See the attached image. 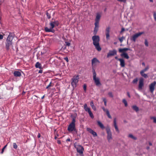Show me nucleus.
Wrapping results in <instances>:
<instances>
[{
  "instance_id": "f257e3e1",
  "label": "nucleus",
  "mask_w": 156,
  "mask_h": 156,
  "mask_svg": "<svg viewBox=\"0 0 156 156\" xmlns=\"http://www.w3.org/2000/svg\"><path fill=\"white\" fill-rule=\"evenodd\" d=\"M92 39L93 41V44L96 50L99 51L101 50L99 42L100 41V37L98 35H94L92 37Z\"/></svg>"
},
{
  "instance_id": "f03ea898",
  "label": "nucleus",
  "mask_w": 156,
  "mask_h": 156,
  "mask_svg": "<svg viewBox=\"0 0 156 156\" xmlns=\"http://www.w3.org/2000/svg\"><path fill=\"white\" fill-rule=\"evenodd\" d=\"M101 17V15L98 12L97 13L96 16L95 20V22L94 23L95 27L94 30V34L95 35L97 34L98 30L99 27V23L100 18Z\"/></svg>"
},
{
  "instance_id": "7ed1b4c3",
  "label": "nucleus",
  "mask_w": 156,
  "mask_h": 156,
  "mask_svg": "<svg viewBox=\"0 0 156 156\" xmlns=\"http://www.w3.org/2000/svg\"><path fill=\"white\" fill-rule=\"evenodd\" d=\"M93 77L94 83L97 86L99 87L101 85L99 78L96 77V74L94 68H92Z\"/></svg>"
},
{
  "instance_id": "20e7f679",
  "label": "nucleus",
  "mask_w": 156,
  "mask_h": 156,
  "mask_svg": "<svg viewBox=\"0 0 156 156\" xmlns=\"http://www.w3.org/2000/svg\"><path fill=\"white\" fill-rule=\"evenodd\" d=\"M68 131L70 133L73 132L74 133H76L77 131L76 130L75 125L70 124L67 128Z\"/></svg>"
},
{
  "instance_id": "39448f33",
  "label": "nucleus",
  "mask_w": 156,
  "mask_h": 156,
  "mask_svg": "<svg viewBox=\"0 0 156 156\" xmlns=\"http://www.w3.org/2000/svg\"><path fill=\"white\" fill-rule=\"evenodd\" d=\"M79 76H74L72 79V82H71V85L74 88L76 87L77 83L79 81Z\"/></svg>"
},
{
  "instance_id": "423d86ee",
  "label": "nucleus",
  "mask_w": 156,
  "mask_h": 156,
  "mask_svg": "<svg viewBox=\"0 0 156 156\" xmlns=\"http://www.w3.org/2000/svg\"><path fill=\"white\" fill-rule=\"evenodd\" d=\"M106 130L107 134V139L108 141L109 142L110 140L112 139V133L109 128H107Z\"/></svg>"
},
{
  "instance_id": "0eeeda50",
  "label": "nucleus",
  "mask_w": 156,
  "mask_h": 156,
  "mask_svg": "<svg viewBox=\"0 0 156 156\" xmlns=\"http://www.w3.org/2000/svg\"><path fill=\"white\" fill-rule=\"evenodd\" d=\"M100 63V62L96 58H93L91 60V65L92 68H94V67L96 66L98 63Z\"/></svg>"
},
{
  "instance_id": "6e6552de",
  "label": "nucleus",
  "mask_w": 156,
  "mask_h": 156,
  "mask_svg": "<svg viewBox=\"0 0 156 156\" xmlns=\"http://www.w3.org/2000/svg\"><path fill=\"white\" fill-rule=\"evenodd\" d=\"M144 33L143 32H139L133 36L132 37V40L134 42H135L136 39L139 36H140L141 34Z\"/></svg>"
},
{
  "instance_id": "1a4fd4ad",
  "label": "nucleus",
  "mask_w": 156,
  "mask_h": 156,
  "mask_svg": "<svg viewBox=\"0 0 156 156\" xmlns=\"http://www.w3.org/2000/svg\"><path fill=\"white\" fill-rule=\"evenodd\" d=\"M117 54V51L115 49L113 50H110L107 55V57L108 58L112 56H114Z\"/></svg>"
},
{
  "instance_id": "9d476101",
  "label": "nucleus",
  "mask_w": 156,
  "mask_h": 156,
  "mask_svg": "<svg viewBox=\"0 0 156 156\" xmlns=\"http://www.w3.org/2000/svg\"><path fill=\"white\" fill-rule=\"evenodd\" d=\"M144 79L142 78H141L140 79L138 86L139 90H141L142 89V87L144 86Z\"/></svg>"
},
{
  "instance_id": "9b49d317",
  "label": "nucleus",
  "mask_w": 156,
  "mask_h": 156,
  "mask_svg": "<svg viewBox=\"0 0 156 156\" xmlns=\"http://www.w3.org/2000/svg\"><path fill=\"white\" fill-rule=\"evenodd\" d=\"M156 84V82L154 81L151 83L149 86L150 90L151 93H153L154 92V87Z\"/></svg>"
},
{
  "instance_id": "f8f14e48",
  "label": "nucleus",
  "mask_w": 156,
  "mask_h": 156,
  "mask_svg": "<svg viewBox=\"0 0 156 156\" xmlns=\"http://www.w3.org/2000/svg\"><path fill=\"white\" fill-rule=\"evenodd\" d=\"M77 152L81 154H83L84 148L83 147L80 145L76 147Z\"/></svg>"
},
{
  "instance_id": "ddd939ff",
  "label": "nucleus",
  "mask_w": 156,
  "mask_h": 156,
  "mask_svg": "<svg viewBox=\"0 0 156 156\" xmlns=\"http://www.w3.org/2000/svg\"><path fill=\"white\" fill-rule=\"evenodd\" d=\"M87 130L90 133L92 134L94 137L97 136V133L96 132L94 131L92 129L89 128H87Z\"/></svg>"
},
{
  "instance_id": "4468645a",
  "label": "nucleus",
  "mask_w": 156,
  "mask_h": 156,
  "mask_svg": "<svg viewBox=\"0 0 156 156\" xmlns=\"http://www.w3.org/2000/svg\"><path fill=\"white\" fill-rule=\"evenodd\" d=\"M14 35L12 33H10L6 39V41H10L12 42V41L14 37Z\"/></svg>"
},
{
  "instance_id": "2eb2a0df",
  "label": "nucleus",
  "mask_w": 156,
  "mask_h": 156,
  "mask_svg": "<svg viewBox=\"0 0 156 156\" xmlns=\"http://www.w3.org/2000/svg\"><path fill=\"white\" fill-rule=\"evenodd\" d=\"M110 27H108L106 28V38L107 39H109L110 37L109 33H110Z\"/></svg>"
},
{
  "instance_id": "dca6fc26",
  "label": "nucleus",
  "mask_w": 156,
  "mask_h": 156,
  "mask_svg": "<svg viewBox=\"0 0 156 156\" xmlns=\"http://www.w3.org/2000/svg\"><path fill=\"white\" fill-rule=\"evenodd\" d=\"M12 44V42L10 41H6L5 43V47L7 50H9L10 46Z\"/></svg>"
},
{
  "instance_id": "f3484780",
  "label": "nucleus",
  "mask_w": 156,
  "mask_h": 156,
  "mask_svg": "<svg viewBox=\"0 0 156 156\" xmlns=\"http://www.w3.org/2000/svg\"><path fill=\"white\" fill-rule=\"evenodd\" d=\"M113 122H114V127L115 128L116 131L118 133H119V129L118 127V126H117V124H116V119L115 118L114 119Z\"/></svg>"
},
{
  "instance_id": "a211bd4d",
  "label": "nucleus",
  "mask_w": 156,
  "mask_h": 156,
  "mask_svg": "<svg viewBox=\"0 0 156 156\" xmlns=\"http://www.w3.org/2000/svg\"><path fill=\"white\" fill-rule=\"evenodd\" d=\"M13 74L16 77H20L21 76V73L19 71H15L13 73Z\"/></svg>"
},
{
  "instance_id": "6ab92c4d",
  "label": "nucleus",
  "mask_w": 156,
  "mask_h": 156,
  "mask_svg": "<svg viewBox=\"0 0 156 156\" xmlns=\"http://www.w3.org/2000/svg\"><path fill=\"white\" fill-rule=\"evenodd\" d=\"M119 61L120 62V65L122 67H123L125 66V63L124 60L123 58L119 59Z\"/></svg>"
},
{
  "instance_id": "aec40b11",
  "label": "nucleus",
  "mask_w": 156,
  "mask_h": 156,
  "mask_svg": "<svg viewBox=\"0 0 156 156\" xmlns=\"http://www.w3.org/2000/svg\"><path fill=\"white\" fill-rule=\"evenodd\" d=\"M98 125L102 129H105V127L103 124L99 121H97Z\"/></svg>"
},
{
  "instance_id": "412c9836",
  "label": "nucleus",
  "mask_w": 156,
  "mask_h": 156,
  "mask_svg": "<svg viewBox=\"0 0 156 156\" xmlns=\"http://www.w3.org/2000/svg\"><path fill=\"white\" fill-rule=\"evenodd\" d=\"M35 67L37 68H39L40 69H42L41 64L39 62L36 63L35 65Z\"/></svg>"
},
{
  "instance_id": "4be33fe9",
  "label": "nucleus",
  "mask_w": 156,
  "mask_h": 156,
  "mask_svg": "<svg viewBox=\"0 0 156 156\" xmlns=\"http://www.w3.org/2000/svg\"><path fill=\"white\" fill-rule=\"evenodd\" d=\"M130 49L129 48H119V52H124L127 50H130Z\"/></svg>"
},
{
  "instance_id": "5701e85b",
  "label": "nucleus",
  "mask_w": 156,
  "mask_h": 156,
  "mask_svg": "<svg viewBox=\"0 0 156 156\" xmlns=\"http://www.w3.org/2000/svg\"><path fill=\"white\" fill-rule=\"evenodd\" d=\"M84 108L85 111L87 112L88 113L91 111L90 108L87 107L86 104H84Z\"/></svg>"
},
{
  "instance_id": "b1692460",
  "label": "nucleus",
  "mask_w": 156,
  "mask_h": 156,
  "mask_svg": "<svg viewBox=\"0 0 156 156\" xmlns=\"http://www.w3.org/2000/svg\"><path fill=\"white\" fill-rule=\"evenodd\" d=\"M121 55V56L127 59H128L129 58L127 54L125 52L123 53Z\"/></svg>"
},
{
  "instance_id": "393cba45",
  "label": "nucleus",
  "mask_w": 156,
  "mask_h": 156,
  "mask_svg": "<svg viewBox=\"0 0 156 156\" xmlns=\"http://www.w3.org/2000/svg\"><path fill=\"white\" fill-rule=\"evenodd\" d=\"M132 108L136 112H137L139 110V108L136 105H133L132 107Z\"/></svg>"
},
{
  "instance_id": "a878e982",
  "label": "nucleus",
  "mask_w": 156,
  "mask_h": 156,
  "mask_svg": "<svg viewBox=\"0 0 156 156\" xmlns=\"http://www.w3.org/2000/svg\"><path fill=\"white\" fill-rule=\"evenodd\" d=\"M90 105L92 108V109L94 111L96 110V108L95 106H94L93 102V101H91L90 103Z\"/></svg>"
},
{
  "instance_id": "bb28decb",
  "label": "nucleus",
  "mask_w": 156,
  "mask_h": 156,
  "mask_svg": "<svg viewBox=\"0 0 156 156\" xmlns=\"http://www.w3.org/2000/svg\"><path fill=\"white\" fill-rule=\"evenodd\" d=\"M140 74L141 76L144 77L145 78H147L148 77V76L147 74H146L144 73V72L142 73V72H140Z\"/></svg>"
},
{
  "instance_id": "cd10ccee",
  "label": "nucleus",
  "mask_w": 156,
  "mask_h": 156,
  "mask_svg": "<svg viewBox=\"0 0 156 156\" xmlns=\"http://www.w3.org/2000/svg\"><path fill=\"white\" fill-rule=\"evenodd\" d=\"M49 24L50 26V28H53L55 26L54 22L53 21L51 22Z\"/></svg>"
},
{
  "instance_id": "c85d7f7f",
  "label": "nucleus",
  "mask_w": 156,
  "mask_h": 156,
  "mask_svg": "<svg viewBox=\"0 0 156 156\" xmlns=\"http://www.w3.org/2000/svg\"><path fill=\"white\" fill-rule=\"evenodd\" d=\"M129 137L134 140H136L137 139L136 137L134 136L132 134H131L129 135Z\"/></svg>"
},
{
  "instance_id": "c756f323",
  "label": "nucleus",
  "mask_w": 156,
  "mask_h": 156,
  "mask_svg": "<svg viewBox=\"0 0 156 156\" xmlns=\"http://www.w3.org/2000/svg\"><path fill=\"white\" fill-rule=\"evenodd\" d=\"M51 28L50 27V28H48L47 27H46L44 28V30L46 32H50L51 31Z\"/></svg>"
},
{
  "instance_id": "7c9ffc66",
  "label": "nucleus",
  "mask_w": 156,
  "mask_h": 156,
  "mask_svg": "<svg viewBox=\"0 0 156 156\" xmlns=\"http://www.w3.org/2000/svg\"><path fill=\"white\" fill-rule=\"evenodd\" d=\"M149 66H147L146 67V68L144 69L141 70L140 71V72H142V73H143V72H145L148 69H149Z\"/></svg>"
},
{
  "instance_id": "2f4dec72",
  "label": "nucleus",
  "mask_w": 156,
  "mask_h": 156,
  "mask_svg": "<svg viewBox=\"0 0 156 156\" xmlns=\"http://www.w3.org/2000/svg\"><path fill=\"white\" fill-rule=\"evenodd\" d=\"M106 113L108 118L110 119H112V117L110 114L108 110H107Z\"/></svg>"
},
{
  "instance_id": "473e14b6",
  "label": "nucleus",
  "mask_w": 156,
  "mask_h": 156,
  "mask_svg": "<svg viewBox=\"0 0 156 156\" xmlns=\"http://www.w3.org/2000/svg\"><path fill=\"white\" fill-rule=\"evenodd\" d=\"M122 102L124 104L125 106L126 107L127 106V102L125 99H123Z\"/></svg>"
},
{
  "instance_id": "72a5a7b5",
  "label": "nucleus",
  "mask_w": 156,
  "mask_h": 156,
  "mask_svg": "<svg viewBox=\"0 0 156 156\" xmlns=\"http://www.w3.org/2000/svg\"><path fill=\"white\" fill-rule=\"evenodd\" d=\"M54 23V25L55 26H58L59 24V23L58 21L57 20L55 21H53Z\"/></svg>"
},
{
  "instance_id": "f704fd0d",
  "label": "nucleus",
  "mask_w": 156,
  "mask_h": 156,
  "mask_svg": "<svg viewBox=\"0 0 156 156\" xmlns=\"http://www.w3.org/2000/svg\"><path fill=\"white\" fill-rule=\"evenodd\" d=\"M76 120L75 118H73L72 119V122L70 123V124L75 125Z\"/></svg>"
},
{
  "instance_id": "c9c22d12",
  "label": "nucleus",
  "mask_w": 156,
  "mask_h": 156,
  "mask_svg": "<svg viewBox=\"0 0 156 156\" xmlns=\"http://www.w3.org/2000/svg\"><path fill=\"white\" fill-rule=\"evenodd\" d=\"M151 119H153V122L154 123H156V117H151L150 118Z\"/></svg>"
},
{
  "instance_id": "e433bc0d",
  "label": "nucleus",
  "mask_w": 156,
  "mask_h": 156,
  "mask_svg": "<svg viewBox=\"0 0 156 156\" xmlns=\"http://www.w3.org/2000/svg\"><path fill=\"white\" fill-rule=\"evenodd\" d=\"M88 113L89 115L90 116L92 119H93L94 118V116L91 111L88 112Z\"/></svg>"
},
{
  "instance_id": "4c0bfd02",
  "label": "nucleus",
  "mask_w": 156,
  "mask_h": 156,
  "mask_svg": "<svg viewBox=\"0 0 156 156\" xmlns=\"http://www.w3.org/2000/svg\"><path fill=\"white\" fill-rule=\"evenodd\" d=\"M138 81V78H136L134 79L133 81L132 82L133 83H136Z\"/></svg>"
},
{
  "instance_id": "58836bf2",
  "label": "nucleus",
  "mask_w": 156,
  "mask_h": 156,
  "mask_svg": "<svg viewBox=\"0 0 156 156\" xmlns=\"http://www.w3.org/2000/svg\"><path fill=\"white\" fill-rule=\"evenodd\" d=\"M103 100L104 102L105 105V106H107V101H106V99L105 98H103Z\"/></svg>"
},
{
  "instance_id": "ea45409f",
  "label": "nucleus",
  "mask_w": 156,
  "mask_h": 156,
  "mask_svg": "<svg viewBox=\"0 0 156 156\" xmlns=\"http://www.w3.org/2000/svg\"><path fill=\"white\" fill-rule=\"evenodd\" d=\"M144 44H145V45L147 46V47L148 46V42L147 40V39H145V42H144Z\"/></svg>"
},
{
  "instance_id": "a19ab883",
  "label": "nucleus",
  "mask_w": 156,
  "mask_h": 156,
  "mask_svg": "<svg viewBox=\"0 0 156 156\" xmlns=\"http://www.w3.org/2000/svg\"><path fill=\"white\" fill-rule=\"evenodd\" d=\"M108 94L109 95V96L111 98H113V97L112 93V92H109L108 93Z\"/></svg>"
},
{
  "instance_id": "79ce46f5",
  "label": "nucleus",
  "mask_w": 156,
  "mask_h": 156,
  "mask_svg": "<svg viewBox=\"0 0 156 156\" xmlns=\"http://www.w3.org/2000/svg\"><path fill=\"white\" fill-rule=\"evenodd\" d=\"M13 147L15 149H16L17 148V146L15 143H13Z\"/></svg>"
},
{
  "instance_id": "37998d69",
  "label": "nucleus",
  "mask_w": 156,
  "mask_h": 156,
  "mask_svg": "<svg viewBox=\"0 0 156 156\" xmlns=\"http://www.w3.org/2000/svg\"><path fill=\"white\" fill-rule=\"evenodd\" d=\"M7 145L6 144V145L5 146H4V147L2 148V151L1 152V154H2L3 153V152H4V149H5V148H6V147L7 146Z\"/></svg>"
},
{
  "instance_id": "c03bdc74",
  "label": "nucleus",
  "mask_w": 156,
  "mask_h": 156,
  "mask_svg": "<svg viewBox=\"0 0 156 156\" xmlns=\"http://www.w3.org/2000/svg\"><path fill=\"white\" fill-rule=\"evenodd\" d=\"M124 38V37L122 36V37L119 38V40L120 42L121 43H122L123 41V40Z\"/></svg>"
},
{
  "instance_id": "a18cd8bd",
  "label": "nucleus",
  "mask_w": 156,
  "mask_h": 156,
  "mask_svg": "<svg viewBox=\"0 0 156 156\" xmlns=\"http://www.w3.org/2000/svg\"><path fill=\"white\" fill-rule=\"evenodd\" d=\"M66 44L65 45L66 46H69L70 45V43L67 41H66L65 42Z\"/></svg>"
},
{
  "instance_id": "49530a36",
  "label": "nucleus",
  "mask_w": 156,
  "mask_h": 156,
  "mask_svg": "<svg viewBox=\"0 0 156 156\" xmlns=\"http://www.w3.org/2000/svg\"><path fill=\"white\" fill-rule=\"evenodd\" d=\"M83 88L84 89V91L85 92H86V89H87V87L86 84H84L83 85Z\"/></svg>"
},
{
  "instance_id": "de8ad7c7",
  "label": "nucleus",
  "mask_w": 156,
  "mask_h": 156,
  "mask_svg": "<svg viewBox=\"0 0 156 156\" xmlns=\"http://www.w3.org/2000/svg\"><path fill=\"white\" fill-rule=\"evenodd\" d=\"M154 18V20L156 21V12H154L153 14Z\"/></svg>"
},
{
  "instance_id": "09e8293b",
  "label": "nucleus",
  "mask_w": 156,
  "mask_h": 156,
  "mask_svg": "<svg viewBox=\"0 0 156 156\" xmlns=\"http://www.w3.org/2000/svg\"><path fill=\"white\" fill-rule=\"evenodd\" d=\"M46 15L47 17L48 18V19H50L51 18V16L50 14L48 13V12H47L46 13Z\"/></svg>"
},
{
  "instance_id": "8fccbe9b",
  "label": "nucleus",
  "mask_w": 156,
  "mask_h": 156,
  "mask_svg": "<svg viewBox=\"0 0 156 156\" xmlns=\"http://www.w3.org/2000/svg\"><path fill=\"white\" fill-rule=\"evenodd\" d=\"M101 108H102V109H103V111L104 112H106V113L107 110H108L107 109H105V108L104 107H101Z\"/></svg>"
},
{
  "instance_id": "3c124183",
  "label": "nucleus",
  "mask_w": 156,
  "mask_h": 156,
  "mask_svg": "<svg viewBox=\"0 0 156 156\" xmlns=\"http://www.w3.org/2000/svg\"><path fill=\"white\" fill-rule=\"evenodd\" d=\"M118 1L125 3L127 0H117Z\"/></svg>"
},
{
  "instance_id": "603ef678",
  "label": "nucleus",
  "mask_w": 156,
  "mask_h": 156,
  "mask_svg": "<svg viewBox=\"0 0 156 156\" xmlns=\"http://www.w3.org/2000/svg\"><path fill=\"white\" fill-rule=\"evenodd\" d=\"M51 82H50L49 84L46 87V89H48L49 87L51 86Z\"/></svg>"
},
{
  "instance_id": "864d4df0",
  "label": "nucleus",
  "mask_w": 156,
  "mask_h": 156,
  "mask_svg": "<svg viewBox=\"0 0 156 156\" xmlns=\"http://www.w3.org/2000/svg\"><path fill=\"white\" fill-rule=\"evenodd\" d=\"M64 59H65V60H66V61L67 62H69V60H68V58L67 57H65L64 58Z\"/></svg>"
},
{
  "instance_id": "5fc2aeb1",
  "label": "nucleus",
  "mask_w": 156,
  "mask_h": 156,
  "mask_svg": "<svg viewBox=\"0 0 156 156\" xmlns=\"http://www.w3.org/2000/svg\"><path fill=\"white\" fill-rule=\"evenodd\" d=\"M3 35L0 34V40L2 39L3 38Z\"/></svg>"
},
{
  "instance_id": "6e6d98bb",
  "label": "nucleus",
  "mask_w": 156,
  "mask_h": 156,
  "mask_svg": "<svg viewBox=\"0 0 156 156\" xmlns=\"http://www.w3.org/2000/svg\"><path fill=\"white\" fill-rule=\"evenodd\" d=\"M127 95L128 96L129 98H130V95L129 92H127Z\"/></svg>"
},
{
  "instance_id": "4d7b16f0",
  "label": "nucleus",
  "mask_w": 156,
  "mask_h": 156,
  "mask_svg": "<svg viewBox=\"0 0 156 156\" xmlns=\"http://www.w3.org/2000/svg\"><path fill=\"white\" fill-rule=\"evenodd\" d=\"M125 30V29L124 28H122L121 29V31L120 32V33H122L123 31H124Z\"/></svg>"
},
{
  "instance_id": "13d9d810",
  "label": "nucleus",
  "mask_w": 156,
  "mask_h": 156,
  "mask_svg": "<svg viewBox=\"0 0 156 156\" xmlns=\"http://www.w3.org/2000/svg\"><path fill=\"white\" fill-rule=\"evenodd\" d=\"M51 31L50 32H52V33H54L55 32V30L53 29V28H51Z\"/></svg>"
},
{
  "instance_id": "bf43d9fd",
  "label": "nucleus",
  "mask_w": 156,
  "mask_h": 156,
  "mask_svg": "<svg viewBox=\"0 0 156 156\" xmlns=\"http://www.w3.org/2000/svg\"><path fill=\"white\" fill-rule=\"evenodd\" d=\"M42 72H43V71L42 70H41V69H40V70L39 71H38V73H42Z\"/></svg>"
},
{
  "instance_id": "052dcab7",
  "label": "nucleus",
  "mask_w": 156,
  "mask_h": 156,
  "mask_svg": "<svg viewBox=\"0 0 156 156\" xmlns=\"http://www.w3.org/2000/svg\"><path fill=\"white\" fill-rule=\"evenodd\" d=\"M4 0H0V5L4 2Z\"/></svg>"
},
{
  "instance_id": "680f3d73",
  "label": "nucleus",
  "mask_w": 156,
  "mask_h": 156,
  "mask_svg": "<svg viewBox=\"0 0 156 156\" xmlns=\"http://www.w3.org/2000/svg\"><path fill=\"white\" fill-rule=\"evenodd\" d=\"M57 143L58 144H61V141L59 140H57Z\"/></svg>"
},
{
  "instance_id": "e2e57ef3",
  "label": "nucleus",
  "mask_w": 156,
  "mask_h": 156,
  "mask_svg": "<svg viewBox=\"0 0 156 156\" xmlns=\"http://www.w3.org/2000/svg\"><path fill=\"white\" fill-rule=\"evenodd\" d=\"M115 58L116 59H117V60H118L119 61V59H121V58H118V57L117 56H116L115 57Z\"/></svg>"
},
{
  "instance_id": "0e129e2a",
  "label": "nucleus",
  "mask_w": 156,
  "mask_h": 156,
  "mask_svg": "<svg viewBox=\"0 0 156 156\" xmlns=\"http://www.w3.org/2000/svg\"><path fill=\"white\" fill-rule=\"evenodd\" d=\"M41 136V134L40 133H39L37 135V137L38 138H40Z\"/></svg>"
},
{
  "instance_id": "69168bd1",
  "label": "nucleus",
  "mask_w": 156,
  "mask_h": 156,
  "mask_svg": "<svg viewBox=\"0 0 156 156\" xmlns=\"http://www.w3.org/2000/svg\"><path fill=\"white\" fill-rule=\"evenodd\" d=\"M66 141H70V138H68L66 140Z\"/></svg>"
},
{
  "instance_id": "338daca9",
  "label": "nucleus",
  "mask_w": 156,
  "mask_h": 156,
  "mask_svg": "<svg viewBox=\"0 0 156 156\" xmlns=\"http://www.w3.org/2000/svg\"><path fill=\"white\" fill-rule=\"evenodd\" d=\"M149 145H150V146L152 145V144L150 142H149Z\"/></svg>"
},
{
  "instance_id": "774afa93",
  "label": "nucleus",
  "mask_w": 156,
  "mask_h": 156,
  "mask_svg": "<svg viewBox=\"0 0 156 156\" xmlns=\"http://www.w3.org/2000/svg\"><path fill=\"white\" fill-rule=\"evenodd\" d=\"M146 149L147 150H149L150 149V147H146Z\"/></svg>"
}]
</instances>
